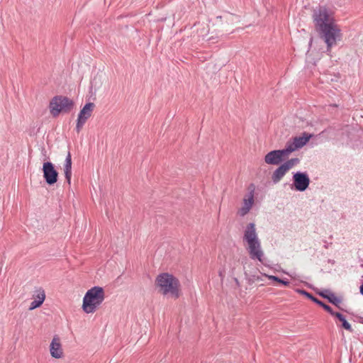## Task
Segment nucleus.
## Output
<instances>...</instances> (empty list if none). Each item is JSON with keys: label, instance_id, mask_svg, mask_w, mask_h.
<instances>
[{"label": "nucleus", "instance_id": "1", "mask_svg": "<svg viewBox=\"0 0 363 363\" xmlns=\"http://www.w3.org/2000/svg\"><path fill=\"white\" fill-rule=\"evenodd\" d=\"M244 241H246L248 245V252L251 259H257L262 262L263 252L261 249V244L258 239L255 225L253 223H249L244 232Z\"/></svg>", "mask_w": 363, "mask_h": 363}, {"label": "nucleus", "instance_id": "2", "mask_svg": "<svg viewBox=\"0 0 363 363\" xmlns=\"http://www.w3.org/2000/svg\"><path fill=\"white\" fill-rule=\"evenodd\" d=\"M104 298L105 294L102 287L98 286L92 287L86 292L83 298L82 310L86 313H94Z\"/></svg>", "mask_w": 363, "mask_h": 363}, {"label": "nucleus", "instance_id": "3", "mask_svg": "<svg viewBox=\"0 0 363 363\" xmlns=\"http://www.w3.org/2000/svg\"><path fill=\"white\" fill-rule=\"evenodd\" d=\"M156 284L164 295L170 294L177 298L179 296L180 286L178 279L169 273H162L156 278Z\"/></svg>", "mask_w": 363, "mask_h": 363}, {"label": "nucleus", "instance_id": "4", "mask_svg": "<svg viewBox=\"0 0 363 363\" xmlns=\"http://www.w3.org/2000/svg\"><path fill=\"white\" fill-rule=\"evenodd\" d=\"M320 37L327 45V52H330L331 48L337 44L342 38L340 27L334 22L324 26L322 28L316 30Z\"/></svg>", "mask_w": 363, "mask_h": 363}, {"label": "nucleus", "instance_id": "5", "mask_svg": "<svg viewBox=\"0 0 363 363\" xmlns=\"http://www.w3.org/2000/svg\"><path fill=\"white\" fill-rule=\"evenodd\" d=\"M74 107V101L69 98L57 95L50 101L49 108L51 115L57 117L60 113H68Z\"/></svg>", "mask_w": 363, "mask_h": 363}, {"label": "nucleus", "instance_id": "6", "mask_svg": "<svg viewBox=\"0 0 363 363\" xmlns=\"http://www.w3.org/2000/svg\"><path fill=\"white\" fill-rule=\"evenodd\" d=\"M313 19L315 30L322 28L327 24L335 22L333 16L329 14L328 9L324 6H318L313 10Z\"/></svg>", "mask_w": 363, "mask_h": 363}, {"label": "nucleus", "instance_id": "7", "mask_svg": "<svg viewBox=\"0 0 363 363\" xmlns=\"http://www.w3.org/2000/svg\"><path fill=\"white\" fill-rule=\"evenodd\" d=\"M298 158H291L285 161L279 167H277L272 174V181L274 184L279 183L285 174L295 165L299 163Z\"/></svg>", "mask_w": 363, "mask_h": 363}, {"label": "nucleus", "instance_id": "8", "mask_svg": "<svg viewBox=\"0 0 363 363\" xmlns=\"http://www.w3.org/2000/svg\"><path fill=\"white\" fill-rule=\"evenodd\" d=\"M289 155L286 147L282 150H272L264 156V162L267 164L278 165L285 161Z\"/></svg>", "mask_w": 363, "mask_h": 363}, {"label": "nucleus", "instance_id": "9", "mask_svg": "<svg viewBox=\"0 0 363 363\" xmlns=\"http://www.w3.org/2000/svg\"><path fill=\"white\" fill-rule=\"evenodd\" d=\"M42 171L47 184L52 186L57 182L58 172L51 162H45L43 164Z\"/></svg>", "mask_w": 363, "mask_h": 363}, {"label": "nucleus", "instance_id": "10", "mask_svg": "<svg viewBox=\"0 0 363 363\" xmlns=\"http://www.w3.org/2000/svg\"><path fill=\"white\" fill-rule=\"evenodd\" d=\"M312 137L311 134L304 132L301 136H296L287 141L285 147L291 154L292 152L303 147Z\"/></svg>", "mask_w": 363, "mask_h": 363}, {"label": "nucleus", "instance_id": "11", "mask_svg": "<svg viewBox=\"0 0 363 363\" xmlns=\"http://www.w3.org/2000/svg\"><path fill=\"white\" fill-rule=\"evenodd\" d=\"M95 105L92 102L86 103L79 111L77 117L75 130L79 133L87 119L91 116Z\"/></svg>", "mask_w": 363, "mask_h": 363}, {"label": "nucleus", "instance_id": "12", "mask_svg": "<svg viewBox=\"0 0 363 363\" xmlns=\"http://www.w3.org/2000/svg\"><path fill=\"white\" fill-rule=\"evenodd\" d=\"M310 184V178L306 172H297L293 175V185L296 191H304Z\"/></svg>", "mask_w": 363, "mask_h": 363}, {"label": "nucleus", "instance_id": "13", "mask_svg": "<svg viewBox=\"0 0 363 363\" xmlns=\"http://www.w3.org/2000/svg\"><path fill=\"white\" fill-rule=\"evenodd\" d=\"M254 201V189H252L244 197L242 206L238 211V215L244 216L247 214L252 208Z\"/></svg>", "mask_w": 363, "mask_h": 363}, {"label": "nucleus", "instance_id": "14", "mask_svg": "<svg viewBox=\"0 0 363 363\" xmlns=\"http://www.w3.org/2000/svg\"><path fill=\"white\" fill-rule=\"evenodd\" d=\"M50 354L52 357L59 359L62 356V350L61 344L57 337H54L50 346Z\"/></svg>", "mask_w": 363, "mask_h": 363}, {"label": "nucleus", "instance_id": "15", "mask_svg": "<svg viewBox=\"0 0 363 363\" xmlns=\"http://www.w3.org/2000/svg\"><path fill=\"white\" fill-rule=\"evenodd\" d=\"M64 172L66 181L70 185L72 177V156L70 152H68L65 160Z\"/></svg>", "mask_w": 363, "mask_h": 363}, {"label": "nucleus", "instance_id": "16", "mask_svg": "<svg viewBox=\"0 0 363 363\" xmlns=\"http://www.w3.org/2000/svg\"><path fill=\"white\" fill-rule=\"evenodd\" d=\"M319 295L322 297L327 298L330 303L338 306L341 303V300L340 298L337 297L333 293L330 292L329 290H325L319 293Z\"/></svg>", "mask_w": 363, "mask_h": 363}, {"label": "nucleus", "instance_id": "17", "mask_svg": "<svg viewBox=\"0 0 363 363\" xmlns=\"http://www.w3.org/2000/svg\"><path fill=\"white\" fill-rule=\"evenodd\" d=\"M330 314L337 318L338 320L341 322V326L344 329L348 330L349 332L353 331L351 325L347 321L345 317L342 313L338 312H334L333 310L332 309V312H330Z\"/></svg>", "mask_w": 363, "mask_h": 363}, {"label": "nucleus", "instance_id": "18", "mask_svg": "<svg viewBox=\"0 0 363 363\" xmlns=\"http://www.w3.org/2000/svg\"><path fill=\"white\" fill-rule=\"evenodd\" d=\"M300 292L302 294L305 295L308 298H310L311 300H312L313 302H315L317 304H318L319 306H322L329 313H330V312H332V308L330 306H328V305L325 304V303H323V301H320L319 299H318L317 298L313 296L310 293H308L304 290H301V291H300Z\"/></svg>", "mask_w": 363, "mask_h": 363}, {"label": "nucleus", "instance_id": "19", "mask_svg": "<svg viewBox=\"0 0 363 363\" xmlns=\"http://www.w3.org/2000/svg\"><path fill=\"white\" fill-rule=\"evenodd\" d=\"M41 296H42L40 297L39 299H35L34 301H33L30 303V305L29 307L30 310L35 309V308L40 307L43 304V303L44 302V301L45 299V294H41Z\"/></svg>", "mask_w": 363, "mask_h": 363}, {"label": "nucleus", "instance_id": "20", "mask_svg": "<svg viewBox=\"0 0 363 363\" xmlns=\"http://www.w3.org/2000/svg\"><path fill=\"white\" fill-rule=\"evenodd\" d=\"M269 279L271 280L277 281L280 284H282L283 285H285V286L289 285V281L288 280L281 279L276 276H273V275L269 276Z\"/></svg>", "mask_w": 363, "mask_h": 363}, {"label": "nucleus", "instance_id": "21", "mask_svg": "<svg viewBox=\"0 0 363 363\" xmlns=\"http://www.w3.org/2000/svg\"><path fill=\"white\" fill-rule=\"evenodd\" d=\"M35 293V299H39V298L42 296L41 294H45V291L42 288L37 289Z\"/></svg>", "mask_w": 363, "mask_h": 363}, {"label": "nucleus", "instance_id": "22", "mask_svg": "<svg viewBox=\"0 0 363 363\" xmlns=\"http://www.w3.org/2000/svg\"><path fill=\"white\" fill-rule=\"evenodd\" d=\"M223 273H225V272H224V271H223V272H221V271H220V272H219V275H220V277H221V279H222V280H223V277H224Z\"/></svg>", "mask_w": 363, "mask_h": 363}]
</instances>
